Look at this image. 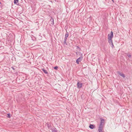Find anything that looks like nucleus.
Masks as SVG:
<instances>
[{"label": "nucleus", "instance_id": "f257e3e1", "mask_svg": "<svg viewBox=\"0 0 132 132\" xmlns=\"http://www.w3.org/2000/svg\"><path fill=\"white\" fill-rule=\"evenodd\" d=\"M101 121L99 126L98 128V130H102L103 129V126L104 124V120L102 118H100Z\"/></svg>", "mask_w": 132, "mask_h": 132}, {"label": "nucleus", "instance_id": "f03ea898", "mask_svg": "<svg viewBox=\"0 0 132 132\" xmlns=\"http://www.w3.org/2000/svg\"><path fill=\"white\" fill-rule=\"evenodd\" d=\"M113 32L112 31L111 32L110 34H109L108 35V42L110 43V44L112 43V38L113 37Z\"/></svg>", "mask_w": 132, "mask_h": 132}, {"label": "nucleus", "instance_id": "7ed1b4c3", "mask_svg": "<svg viewBox=\"0 0 132 132\" xmlns=\"http://www.w3.org/2000/svg\"><path fill=\"white\" fill-rule=\"evenodd\" d=\"M81 56L76 60V62L78 64H79V62H80L82 59L83 57L82 54H81Z\"/></svg>", "mask_w": 132, "mask_h": 132}, {"label": "nucleus", "instance_id": "20e7f679", "mask_svg": "<svg viewBox=\"0 0 132 132\" xmlns=\"http://www.w3.org/2000/svg\"><path fill=\"white\" fill-rule=\"evenodd\" d=\"M82 84L80 82H78L77 84V87L78 88H81L82 86Z\"/></svg>", "mask_w": 132, "mask_h": 132}, {"label": "nucleus", "instance_id": "39448f33", "mask_svg": "<svg viewBox=\"0 0 132 132\" xmlns=\"http://www.w3.org/2000/svg\"><path fill=\"white\" fill-rule=\"evenodd\" d=\"M117 73L120 76L122 77L123 78H124L125 77V75L122 72H120V71H118L117 72Z\"/></svg>", "mask_w": 132, "mask_h": 132}, {"label": "nucleus", "instance_id": "423d86ee", "mask_svg": "<svg viewBox=\"0 0 132 132\" xmlns=\"http://www.w3.org/2000/svg\"><path fill=\"white\" fill-rule=\"evenodd\" d=\"M89 127L91 129H93L95 128V126L93 125L90 124L89 126Z\"/></svg>", "mask_w": 132, "mask_h": 132}, {"label": "nucleus", "instance_id": "0eeeda50", "mask_svg": "<svg viewBox=\"0 0 132 132\" xmlns=\"http://www.w3.org/2000/svg\"><path fill=\"white\" fill-rule=\"evenodd\" d=\"M46 125L47 126V127H48L49 129H51L52 128V127L50 125H49V123H47L46 124Z\"/></svg>", "mask_w": 132, "mask_h": 132}, {"label": "nucleus", "instance_id": "6e6552de", "mask_svg": "<svg viewBox=\"0 0 132 132\" xmlns=\"http://www.w3.org/2000/svg\"><path fill=\"white\" fill-rule=\"evenodd\" d=\"M51 129L52 132H57V130L56 129V128H52Z\"/></svg>", "mask_w": 132, "mask_h": 132}, {"label": "nucleus", "instance_id": "1a4fd4ad", "mask_svg": "<svg viewBox=\"0 0 132 132\" xmlns=\"http://www.w3.org/2000/svg\"><path fill=\"white\" fill-rule=\"evenodd\" d=\"M50 22H51V24L53 25L54 24V20L52 17L50 20Z\"/></svg>", "mask_w": 132, "mask_h": 132}, {"label": "nucleus", "instance_id": "9d476101", "mask_svg": "<svg viewBox=\"0 0 132 132\" xmlns=\"http://www.w3.org/2000/svg\"><path fill=\"white\" fill-rule=\"evenodd\" d=\"M67 33L65 34V37L64 39L65 40H67V37H68V32H67Z\"/></svg>", "mask_w": 132, "mask_h": 132}, {"label": "nucleus", "instance_id": "9b49d317", "mask_svg": "<svg viewBox=\"0 0 132 132\" xmlns=\"http://www.w3.org/2000/svg\"><path fill=\"white\" fill-rule=\"evenodd\" d=\"M42 70L46 74H47L48 73V72L46 70H45L44 69V68H43V69H42Z\"/></svg>", "mask_w": 132, "mask_h": 132}, {"label": "nucleus", "instance_id": "f8f14e48", "mask_svg": "<svg viewBox=\"0 0 132 132\" xmlns=\"http://www.w3.org/2000/svg\"><path fill=\"white\" fill-rule=\"evenodd\" d=\"M19 1V0H14V3L15 4H16Z\"/></svg>", "mask_w": 132, "mask_h": 132}, {"label": "nucleus", "instance_id": "ddd939ff", "mask_svg": "<svg viewBox=\"0 0 132 132\" xmlns=\"http://www.w3.org/2000/svg\"><path fill=\"white\" fill-rule=\"evenodd\" d=\"M7 117L8 118H10L11 117L10 114V113H7Z\"/></svg>", "mask_w": 132, "mask_h": 132}, {"label": "nucleus", "instance_id": "4468645a", "mask_svg": "<svg viewBox=\"0 0 132 132\" xmlns=\"http://www.w3.org/2000/svg\"><path fill=\"white\" fill-rule=\"evenodd\" d=\"M67 40L64 39V44H65L66 45H67V44L66 42V41Z\"/></svg>", "mask_w": 132, "mask_h": 132}, {"label": "nucleus", "instance_id": "2eb2a0df", "mask_svg": "<svg viewBox=\"0 0 132 132\" xmlns=\"http://www.w3.org/2000/svg\"><path fill=\"white\" fill-rule=\"evenodd\" d=\"M58 67L57 66H56L54 67V68L55 70H57V69Z\"/></svg>", "mask_w": 132, "mask_h": 132}, {"label": "nucleus", "instance_id": "dca6fc26", "mask_svg": "<svg viewBox=\"0 0 132 132\" xmlns=\"http://www.w3.org/2000/svg\"><path fill=\"white\" fill-rule=\"evenodd\" d=\"M111 47H112V48H113V46H114V45H113V43H112L111 44Z\"/></svg>", "mask_w": 132, "mask_h": 132}, {"label": "nucleus", "instance_id": "f3484780", "mask_svg": "<svg viewBox=\"0 0 132 132\" xmlns=\"http://www.w3.org/2000/svg\"><path fill=\"white\" fill-rule=\"evenodd\" d=\"M127 56L129 57H131V55L130 54H128L127 55Z\"/></svg>", "mask_w": 132, "mask_h": 132}, {"label": "nucleus", "instance_id": "a211bd4d", "mask_svg": "<svg viewBox=\"0 0 132 132\" xmlns=\"http://www.w3.org/2000/svg\"><path fill=\"white\" fill-rule=\"evenodd\" d=\"M11 68L14 70H15L14 68L13 67H11Z\"/></svg>", "mask_w": 132, "mask_h": 132}, {"label": "nucleus", "instance_id": "6ab92c4d", "mask_svg": "<svg viewBox=\"0 0 132 132\" xmlns=\"http://www.w3.org/2000/svg\"><path fill=\"white\" fill-rule=\"evenodd\" d=\"M99 132H104V131H102V130H101V131L100 130H98Z\"/></svg>", "mask_w": 132, "mask_h": 132}, {"label": "nucleus", "instance_id": "aec40b11", "mask_svg": "<svg viewBox=\"0 0 132 132\" xmlns=\"http://www.w3.org/2000/svg\"><path fill=\"white\" fill-rule=\"evenodd\" d=\"M112 1H113V2H114V0H112Z\"/></svg>", "mask_w": 132, "mask_h": 132}]
</instances>
